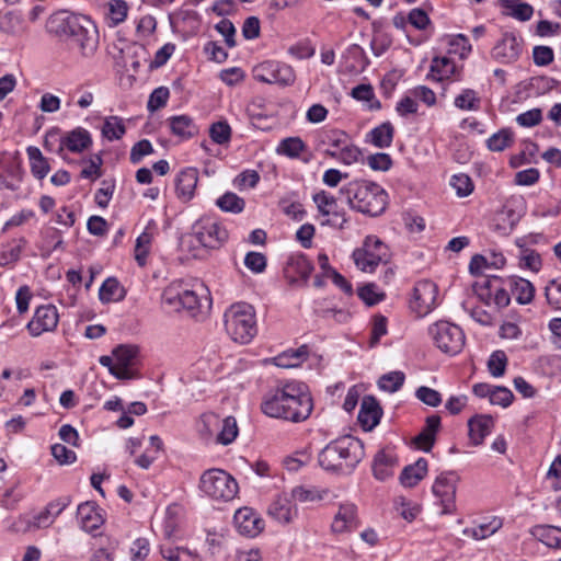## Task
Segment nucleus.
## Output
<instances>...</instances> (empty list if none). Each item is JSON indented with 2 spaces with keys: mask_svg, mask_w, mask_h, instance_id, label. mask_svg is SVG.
<instances>
[{
  "mask_svg": "<svg viewBox=\"0 0 561 561\" xmlns=\"http://www.w3.org/2000/svg\"><path fill=\"white\" fill-rule=\"evenodd\" d=\"M312 409V399L307 392L306 385L298 381L271 390L261 403V410L265 415L295 423L307 420Z\"/></svg>",
  "mask_w": 561,
  "mask_h": 561,
  "instance_id": "1",
  "label": "nucleus"
},
{
  "mask_svg": "<svg viewBox=\"0 0 561 561\" xmlns=\"http://www.w3.org/2000/svg\"><path fill=\"white\" fill-rule=\"evenodd\" d=\"M50 25L57 35L71 38L84 57L92 56L99 46L98 28L87 15L61 10L51 16Z\"/></svg>",
  "mask_w": 561,
  "mask_h": 561,
  "instance_id": "2",
  "label": "nucleus"
},
{
  "mask_svg": "<svg viewBox=\"0 0 561 561\" xmlns=\"http://www.w3.org/2000/svg\"><path fill=\"white\" fill-rule=\"evenodd\" d=\"M350 208L369 217H378L388 205V193L378 183L353 180L340 190Z\"/></svg>",
  "mask_w": 561,
  "mask_h": 561,
  "instance_id": "3",
  "label": "nucleus"
},
{
  "mask_svg": "<svg viewBox=\"0 0 561 561\" xmlns=\"http://www.w3.org/2000/svg\"><path fill=\"white\" fill-rule=\"evenodd\" d=\"M364 456L363 444L352 436H343L330 442L318 455L322 469L339 474H348Z\"/></svg>",
  "mask_w": 561,
  "mask_h": 561,
  "instance_id": "4",
  "label": "nucleus"
},
{
  "mask_svg": "<svg viewBox=\"0 0 561 561\" xmlns=\"http://www.w3.org/2000/svg\"><path fill=\"white\" fill-rule=\"evenodd\" d=\"M225 328L234 342H251L257 333L254 307L247 302L230 306L225 312Z\"/></svg>",
  "mask_w": 561,
  "mask_h": 561,
  "instance_id": "5",
  "label": "nucleus"
},
{
  "mask_svg": "<svg viewBox=\"0 0 561 561\" xmlns=\"http://www.w3.org/2000/svg\"><path fill=\"white\" fill-rule=\"evenodd\" d=\"M198 489L214 501L229 502L238 494L239 485L227 471L211 468L202 473Z\"/></svg>",
  "mask_w": 561,
  "mask_h": 561,
  "instance_id": "6",
  "label": "nucleus"
},
{
  "mask_svg": "<svg viewBox=\"0 0 561 561\" xmlns=\"http://www.w3.org/2000/svg\"><path fill=\"white\" fill-rule=\"evenodd\" d=\"M436 346L449 355L458 354L465 344V334L462 330L448 321H438L428 329Z\"/></svg>",
  "mask_w": 561,
  "mask_h": 561,
  "instance_id": "7",
  "label": "nucleus"
},
{
  "mask_svg": "<svg viewBox=\"0 0 561 561\" xmlns=\"http://www.w3.org/2000/svg\"><path fill=\"white\" fill-rule=\"evenodd\" d=\"M388 257L387 245L377 237H366L360 249L353 252L355 265L363 272L373 273L380 263Z\"/></svg>",
  "mask_w": 561,
  "mask_h": 561,
  "instance_id": "8",
  "label": "nucleus"
},
{
  "mask_svg": "<svg viewBox=\"0 0 561 561\" xmlns=\"http://www.w3.org/2000/svg\"><path fill=\"white\" fill-rule=\"evenodd\" d=\"M253 78L260 82L291 85L296 80V73L291 66L276 60H266L253 68Z\"/></svg>",
  "mask_w": 561,
  "mask_h": 561,
  "instance_id": "9",
  "label": "nucleus"
},
{
  "mask_svg": "<svg viewBox=\"0 0 561 561\" xmlns=\"http://www.w3.org/2000/svg\"><path fill=\"white\" fill-rule=\"evenodd\" d=\"M460 477L454 472H443L434 481L433 493L439 500L442 514H454L456 506L457 484Z\"/></svg>",
  "mask_w": 561,
  "mask_h": 561,
  "instance_id": "10",
  "label": "nucleus"
},
{
  "mask_svg": "<svg viewBox=\"0 0 561 561\" xmlns=\"http://www.w3.org/2000/svg\"><path fill=\"white\" fill-rule=\"evenodd\" d=\"M194 229L197 240L205 248L217 249L228 239L226 228L211 219H202Z\"/></svg>",
  "mask_w": 561,
  "mask_h": 561,
  "instance_id": "11",
  "label": "nucleus"
},
{
  "mask_svg": "<svg viewBox=\"0 0 561 561\" xmlns=\"http://www.w3.org/2000/svg\"><path fill=\"white\" fill-rule=\"evenodd\" d=\"M436 300L437 286L431 280H422L413 289L411 308L419 316H425L436 306Z\"/></svg>",
  "mask_w": 561,
  "mask_h": 561,
  "instance_id": "12",
  "label": "nucleus"
},
{
  "mask_svg": "<svg viewBox=\"0 0 561 561\" xmlns=\"http://www.w3.org/2000/svg\"><path fill=\"white\" fill-rule=\"evenodd\" d=\"M58 320L59 314L55 306H39L26 328L32 336H39L44 332L54 331L57 328Z\"/></svg>",
  "mask_w": 561,
  "mask_h": 561,
  "instance_id": "13",
  "label": "nucleus"
},
{
  "mask_svg": "<svg viewBox=\"0 0 561 561\" xmlns=\"http://www.w3.org/2000/svg\"><path fill=\"white\" fill-rule=\"evenodd\" d=\"M522 50V38L512 33H506L493 47L492 57L502 64H510L519 58Z\"/></svg>",
  "mask_w": 561,
  "mask_h": 561,
  "instance_id": "14",
  "label": "nucleus"
},
{
  "mask_svg": "<svg viewBox=\"0 0 561 561\" xmlns=\"http://www.w3.org/2000/svg\"><path fill=\"white\" fill-rule=\"evenodd\" d=\"M233 522L239 533L249 537H255L263 529V520L250 507L239 508L233 516Z\"/></svg>",
  "mask_w": 561,
  "mask_h": 561,
  "instance_id": "15",
  "label": "nucleus"
},
{
  "mask_svg": "<svg viewBox=\"0 0 561 561\" xmlns=\"http://www.w3.org/2000/svg\"><path fill=\"white\" fill-rule=\"evenodd\" d=\"M312 271V263L304 254L291 255L284 268L285 276L290 284L297 283L298 279L307 283Z\"/></svg>",
  "mask_w": 561,
  "mask_h": 561,
  "instance_id": "16",
  "label": "nucleus"
},
{
  "mask_svg": "<svg viewBox=\"0 0 561 561\" xmlns=\"http://www.w3.org/2000/svg\"><path fill=\"white\" fill-rule=\"evenodd\" d=\"M138 347L136 345L122 344L116 346L112 354L115 358L118 373L125 370L129 376L128 380L137 377L134 367L138 360Z\"/></svg>",
  "mask_w": 561,
  "mask_h": 561,
  "instance_id": "17",
  "label": "nucleus"
},
{
  "mask_svg": "<svg viewBox=\"0 0 561 561\" xmlns=\"http://www.w3.org/2000/svg\"><path fill=\"white\" fill-rule=\"evenodd\" d=\"M440 427V416L433 414L426 417L425 426L423 430L413 438V444L416 448L428 453L433 448L436 434Z\"/></svg>",
  "mask_w": 561,
  "mask_h": 561,
  "instance_id": "18",
  "label": "nucleus"
},
{
  "mask_svg": "<svg viewBox=\"0 0 561 561\" xmlns=\"http://www.w3.org/2000/svg\"><path fill=\"white\" fill-rule=\"evenodd\" d=\"M358 526L356 506L352 503L341 504L334 516L331 528L334 533L341 534L352 531Z\"/></svg>",
  "mask_w": 561,
  "mask_h": 561,
  "instance_id": "19",
  "label": "nucleus"
},
{
  "mask_svg": "<svg viewBox=\"0 0 561 561\" xmlns=\"http://www.w3.org/2000/svg\"><path fill=\"white\" fill-rule=\"evenodd\" d=\"M92 144L90 133L82 128L77 127L59 138L58 152L67 148L71 152H82L88 149Z\"/></svg>",
  "mask_w": 561,
  "mask_h": 561,
  "instance_id": "20",
  "label": "nucleus"
},
{
  "mask_svg": "<svg viewBox=\"0 0 561 561\" xmlns=\"http://www.w3.org/2000/svg\"><path fill=\"white\" fill-rule=\"evenodd\" d=\"M381 415L382 410L378 401L371 396L364 397L358 413L362 427L371 431L379 423Z\"/></svg>",
  "mask_w": 561,
  "mask_h": 561,
  "instance_id": "21",
  "label": "nucleus"
},
{
  "mask_svg": "<svg viewBox=\"0 0 561 561\" xmlns=\"http://www.w3.org/2000/svg\"><path fill=\"white\" fill-rule=\"evenodd\" d=\"M77 518L83 530L92 533L103 524V517L94 502L81 503L77 508Z\"/></svg>",
  "mask_w": 561,
  "mask_h": 561,
  "instance_id": "22",
  "label": "nucleus"
},
{
  "mask_svg": "<svg viewBox=\"0 0 561 561\" xmlns=\"http://www.w3.org/2000/svg\"><path fill=\"white\" fill-rule=\"evenodd\" d=\"M198 182V171L195 168L182 170L175 180V190L178 197L187 202L194 196V192Z\"/></svg>",
  "mask_w": 561,
  "mask_h": 561,
  "instance_id": "23",
  "label": "nucleus"
},
{
  "mask_svg": "<svg viewBox=\"0 0 561 561\" xmlns=\"http://www.w3.org/2000/svg\"><path fill=\"white\" fill-rule=\"evenodd\" d=\"M268 515L282 524H289L297 516V507L286 495L277 496L270 505Z\"/></svg>",
  "mask_w": 561,
  "mask_h": 561,
  "instance_id": "24",
  "label": "nucleus"
},
{
  "mask_svg": "<svg viewBox=\"0 0 561 561\" xmlns=\"http://www.w3.org/2000/svg\"><path fill=\"white\" fill-rule=\"evenodd\" d=\"M168 125L171 133L181 138L190 139L198 135L199 128L194 119L188 115H175L168 118Z\"/></svg>",
  "mask_w": 561,
  "mask_h": 561,
  "instance_id": "25",
  "label": "nucleus"
},
{
  "mask_svg": "<svg viewBox=\"0 0 561 561\" xmlns=\"http://www.w3.org/2000/svg\"><path fill=\"white\" fill-rule=\"evenodd\" d=\"M469 438L474 446L481 445L491 433L493 419L490 415H476L468 421Z\"/></svg>",
  "mask_w": 561,
  "mask_h": 561,
  "instance_id": "26",
  "label": "nucleus"
},
{
  "mask_svg": "<svg viewBox=\"0 0 561 561\" xmlns=\"http://www.w3.org/2000/svg\"><path fill=\"white\" fill-rule=\"evenodd\" d=\"M394 127L390 122H383L380 125L373 128L366 135V142L373 145L376 148L385 149L389 148L393 141Z\"/></svg>",
  "mask_w": 561,
  "mask_h": 561,
  "instance_id": "27",
  "label": "nucleus"
},
{
  "mask_svg": "<svg viewBox=\"0 0 561 561\" xmlns=\"http://www.w3.org/2000/svg\"><path fill=\"white\" fill-rule=\"evenodd\" d=\"M397 466V458L393 454L386 449L379 450L373 463V472L376 479L385 481L393 473V468Z\"/></svg>",
  "mask_w": 561,
  "mask_h": 561,
  "instance_id": "28",
  "label": "nucleus"
},
{
  "mask_svg": "<svg viewBox=\"0 0 561 561\" xmlns=\"http://www.w3.org/2000/svg\"><path fill=\"white\" fill-rule=\"evenodd\" d=\"M530 535L549 548L561 549V528L551 525H536Z\"/></svg>",
  "mask_w": 561,
  "mask_h": 561,
  "instance_id": "29",
  "label": "nucleus"
},
{
  "mask_svg": "<svg viewBox=\"0 0 561 561\" xmlns=\"http://www.w3.org/2000/svg\"><path fill=\"white\" fill-rule=\"evenodd\" d=\"M507 285L519 305H527L533 301L535 287L529 280L512 276L507 279Z\"/></svg>",
  "mask_w": 561,
  "mask_h": 561,
  "instance_id": "30",
  "label": "nucleus"
},
{
  "mask_svg": "<svg viewBox=\"0 0 561 561\" xmlns=\"http://www.w3.org/2000/svg\"><path fill=\"white\" fill-rule=\"evenodd\" d=\"M427 473V461L419 458L414 463L403 468L400 482L407 488L415 486Z\"/></svg>",
  "mask_w": 561,
  "mask_h": 561,
  "instance_id": "31",
  "label": "nucleus"
},
{
  "mask_svg": "<svg viewBox=\"0 0 561 561\" xmlns=\"http://www.w3.org/2000/svg\"><path fill=\"white\" fill-rule=\"evenodd\" d=\"M27 157L30 160L31 172L37 180H43L50 171V165L42 153V151L34 146H30L26 149Z\"/></svg>",
  "mask_w": 561,
  "mask_h": 561,
  "instance_id": "32",
  "label": "nucleus"
},
{
  "mask_svg": "<svg viewBox=\"0 0 561 561\" xmlns=\"http://www.w3.org/2000/svg\"><path fill=\"white\" fill-rule=\"evenodd\" d=\"M500 5L507 10L506 14L522 22L529 21L534 14V8L519 0H500Z\"/></svg>",
  "mask_w": 561,
  "mask_h": 561,
  "instance_id": "33",
  "label": "nucleus"
},
{
  "mask_svg": "<svg viewBox=\"0 0 561 561\" xmlns=\"http://www.w3.org/2000/svg\"><path fill=\"white\" fill-rule=\"evenodd\" d=\"M99 297L102 302L119 301L124 299L125 290L116 278L108 277L102 284Z\"/></svg>",
  "mask_w": 561,
  "mask_h": 561,
  "instance_id": "34",
  "label": "nucleus"
},
{
  "mask_svg": "<svg viewBox=\"0 0 561 561\" xmlns=\"http://www.w3.org/2000/svg\"><path fill=\"white\" fill-rule=\"evenodd\" d=\"M307 150L306 144L300 137H287L278 144L276 152L290 159H298Z\"/></svg>",
  "mask_w": 561,
  "mask_h": 561,
  "instance_id": "35",
  "label": "nucleus"
},
{
  "mask_svg": "<svg viewBox=\"0 0 561 561\" xmlns=\"http://www.w3.org/2000/svg\"><path fill=\"white\" fill-rule=\"evenodd\" d=\"M502 525H503V523H502L501 518L493 517L488 523H482V524L478 525L477 527L466 528L463 530V534L466 536L472 537L476 540H481V539H485V538L492 536L493 534H495L502 527Z\"/></svg>",
  "mask_w": 561,
  "mask_h": 561,
  "instance_id": "36",
  "label": "nucleus"
},
{
  "mask_svg": "<svg viewBox=\"0 0 561 561\" xmlns=\"http://www.w3.org/2000/svg\"><path fill=\"white\" fill-rule=\"evenodd\" d=\"M457 71L453 59L448 57H435L431 64V72L437 75V80L443 81L449 79Z\"/></svg>",
  "mask_w": 561,
  "mask_h": 561,
  "instance_id": "37",
  "label": "nucleus"
},
{
  "mask_svg": "<svg viewBox=\"0 0 561 561\" xmlns=\"http://www.w3.org/2000/svg\"><path fill=\"white\" fill-rule=\"evenodd\" d=\"M216 205L222 211L240 214L245 207V202L236 193L227 192L216 201Z\"/></svg>",
  "mask_w": 561,
  "mask_h": 561,
  "instance_id": "38",
  "label": "nucleus"
},
{
  "mask_svg": "<svg viewBox=\"0 0 561 561\" xmlns=\"http://www.w3.org/2000/svg\"><path fill=\"white\" fill-rule=\"evenodd\" d=\"M23 180V171L19 165H10L4 173H0V186L10 191H18Z\"/></svg>",
  "mask_w": 561,
  "mask_h": 561,
  "instance_id": "39",
  "label": "nucleus"
},
{
  "mask_svg": "<svg viewBox=\"0 0 561 561\" xmlns=\"http://www.w3.org/2000/svg\"><path fill=\"white\" fill-rule=\"evenodd\" d=\"M239 428L233 416H227L221 422V430L217 435L216 442L221 445L231 444L238 436Z\"/></svg>",
  "mask_w": 561,
  "mask_h": 561,
  "instance_id": "40",
  "label": "nucleus"
},
{
  "mask_svg": "<svg viewBox=\"0 0 561 561\" xmlns=\"http://www.w3.org/2000/svg\"><path fill=\"white\" fill-rule=\"evenodd\" d=\"M102 133L108 140L121 139L126 133L123 119L118 116H111L106 118Z\"/></svg>",
  "mask_w": 561,
  "mask_h": 561,
  "instance_id": "41",
  "label": "nucleus"
},
{
  "mask_svg": "<svg viewBox=\"0 0 561 561\" xmlns=\"http://www.w3.org/2000/svg\"><path fill=\"white\" fill-rule=\"evenodd\" d=\"M161 554L168 561H199L197 554L183 547H161Z\"/></svg>",
  "mask_w": 561,
  "mask_h": 561,
  "instance_id": "42",
  "label": "nucleus"
},
{
  "mask_svg": "<svg viewBox=\"0 0 561 561\" xmlns=\"http://www.w3.org/2000/svg\"><path fill=\"white\" fill-rule=\"evenodd\" d=\"M454 104L462 111H477L480 107V98L472 89H465L455 98Z\"/></svg>",
  "mask_w": 561,
  "mask_h": 561,
  "instance_id": "43",
  "label": "nucleus"
},
{
  "mask_svg": "<svg viewBox=\"0 0 561 561\" xmlns=\"http://www.w3.org/2000/svg\"><path fill=\"white\" fill-rule=\"evenodd\" d=\"M513 144V133L510 129H501L486 140V147L491 151L500 152Z\"/></svg>",
  "mask_w": 561,
  "mask_h": 561,
  "instance_id": "44",
  "label": "nucleus"
},
{
  "mask_svg": "<svg viewBox=\"0 0 561 561\" xmlns=\"http://www.w3.org/2000/svg\"><path fill=\"white\" fill-rule=\"evenodd\" d=\"M405 375L402 371H391L380 377L378 386L381 390L393 393L404 383Z\"/></svg>",
  "mask_w": 561,
  "mask_h": 561,
  "instance_id": "45",
  "label": "nucleus"
},
{
  "mask_svg": "<svg viewBox=\"0 0 561 561\" xmlns=\"http://www.w3.org/2000/svg\"><path fill=\"white\" fill-rule=\"evenodd\" d=\"M182 300V288L179 285H171L162 293V305L170 311H180Z\"/></svg>",
  "mask_w": 561,
  "mask_h": 561,
  "instance_id": "46",
  "label": "nucleus"
},
{
  "mask_svg": "<svg viewBox=\"0 0 561 561\" xmlns=\"http://www.w3.org/2000/svg\"><path fill=\"white\" fill-rule=\"evenodd\" d=\"M209 137L215 144L225 145L230 141L231 127L226 121H219L210 125Z\"/></svg>",
  "mask_w": 561,
  "mask_h": 561,
  "instance_id": "47",
  "label": "nucleus"
},
{
  "mask_svg": "<svg viewBox=\"0 0 561 561\" xmlns=\"http://www.w3.org/2000/svg\"><path fill=\"white\" fill-rule=\"evenodd\" d=\"M128 7L124 0H112L108 3L107 19L111 21V26H116L127 16Z\"/></svg>",
  "mask_w": 561,
  "mask_h": 561,
  "instance_id": "48",
  "label": "nucleus"
},
{
  "mask_svg": "<svg viewBox=\"0 0 561 561\" xmlns=\"http://www.w3.org/2000/svg\"><path fill=\"white\" fill-rule=\"evenodd\" d=\"M313 202L316 203L319 213L323 216H330V213H333L334 207L337 206L336 198L325 191L316 193L313 195Z\"/></svg>",
  "mask_w": 561,
  "mask_h": 561,
  "instance_id": "49",
  "label": "nucleus"
},
{
  "mask_svg": "<svg viewBox=\"0 0 561 561\" xmlns=\"http://www.w3.org/2000/svg\"><path fill=\"white\" fill-rule=\"evenodd\" d=\"M516 245L522 248L523 256L522 262L523 265L534 272H537L541 267V259L540 255L534 250L525 249L526 242L524 239H517Z\"/></svg>",
  "mask_w": 561,
  "mask_h": 561,
  "instance_id": "50",
  "label": "nucleus"
},
{
  "mask_svg": "<svg viewBox=\"0 0 561 561\" xmlns=\"http://www.w3.org/2000/svg\"><path fill=\"white\" fill-rule=\"evenodd\" d=\"M507 357L503 351H495L488 360V368L493 377H501L505 373Z\"/></svg>",
  "mask_w": 561,
  "mask_h": 561,
  "instance_id": "51",
  "label": "nucleus"
},
{
  "mask_svg": "<svg viewBox=\"0 0 561 561\" xmlns=\"http://www.w3.org/2000/svg\"><path fill=\"white\" fill-rule=\"evenodd\" d=\"M545 295L554 310H561V278L550 280L546 286Z\"/></svg>",
  "mask_w": 561,
  "mask_h": 561,
  "instance_id": "52",
  "label": "nucleus"
},
{
  "mask_svg": "<svg viewBox=\"0 0 561 561\" xmlns=\"http://www.w3.org/2000/svg\"><path fill=\"white\" fill-rule=\"evenodd\" d=\"M278 206L286 216L294 220H302L306 215L301 203L289 201L286 197L279 201Z\"/></svg>",
  "mask_w": 561,
  "mask_h": 561,
  "instance_id": "53",
  "label": "nucleus"
},
{
  "mask_svg": "<svg viewBox=\"0 0 561 561\" xmlns=\"http://www.w3.org/2000/svg\"><path fill=\"white\" fill-rule=\"evenodd\" d=\"M415 397L428 407L436 408L442 403L440 393L426 386H421L415 391Z\"/></svg>",
  "mask_w": 561,
  "mask_h": 561,
  "instance_id": "54",
  "label": "nucleus"
},
{
  "mask_svg": "<svg viewBox=\"0 0 561 561\" xmlns=\"http://www.w3.org/2000/svg\"><path fill=\"white\" fill-rule=\"evenodd\" d=\"M451 186L455 188L458 196L466 197L473 191V183L467 174L460 173L451 178Z\"/></svg>",
  "mask_w": 561,
  "mask_h": 561,
  "instance_id": "55",
  "label": "nucleus"
},
{
  "mask_svg": "<svg viewBox=\"0 0 561 561\" xmlns=\"http://www.w3.org/2000/svg\"><path fill=\"white\" fill-rule=\"evenodd\" d=\"M170 96L169 89L165 87H159L152 91L149 96L147 107L150 112H154L161 107H164Z\"/></svg>",
  "mask_w": 561,
  "mask_h": 561,
  "instance_id": "56",
  "label": "nucleus"
},
{
  "mask_svg": "<svg viewBox=\"0 0 561 561\" xmlns=\"http://www.w3.org/2000/svg\"><path fill=\"white\" fill-rule=\"evenodd\" d=\"M358 297L367 305L375 306L385 297L382 293L377 291L375 284H366L358 288Z\"/></svg>",
  "mask_w": 561,
  "mask_h": 561,
  "instance_id": "57",
  "label": "nucleus"
},
{
  "mask_svg": "<svg viewBox=\"0 0 561 561\" xmlns=\"http://www.w3.org/2000/svg\"><path fill=\"white\" fill-rule=\"evenodd\" d=\"M152 152L153 147L151 142L148 139H141L138 142H136L130 149V162L137 164L144 159V157L151 154Z\"/></svg>",
  "mask_w": 561,
  "mask_h": 561,
  "instance_id": "58",
  "label": "nucleus"
},
{
  "mask_svg": "<svg viewBox=\"0 0 561 561\" xmlns=\"http://www.w3.org/2000/svg\"><path fill=\"white\" fill-rule=\"evenodd\" d=\"M215 30L225 37V43L229 48L237 45L234 39L236 27L230 20L222 19L215 25Z\"/></svg>",
  "mask_w": 561,
  "mask_h": 561,
  "instance_id": "59",
  "label": "nucleus"
},
{
  "mask_svg": "<svg viewBox=\"0 0 561 561\" xmlns=\"http://www.w3.org/2000/svg\"><path fill=\"white\" fill-rule=\"evenodd\" d=\"M367 164L374 171H388L392 167V159L388 153L377 152L367 157Z\"/></svg>",
  "mask_w": 561,
  "mask_h": 561,
  "instance_id": "60",
  "label": "nucleus"
},
{
  "mask_svg": "<svg viewBox=\"0 0 561 561\" xmlns=\"http://www.w3.org/2000/svg\"><path fill=\"white\" fill-rule=\"evenodd\" d=\"M244 265L253 273H262L266 268V256L263 253L251 251L244 257Z\"/></svg>",
  "mask_w": 561,
  "mask_h": 561,
  "instance_id": "61",
  "label": "nucleus"
},
{
  "mask_svg": "<svg viewBox=\"0 0 561 561\" xmlns=\"http://www.w3.org/2000/svg\"><path fill=\"white\" fill-rule=\"evenodd\" d=\"M51 455L60 465L73 463L77 459V455L73 450L68 449L62 444H55L51 446Z\"/></svg>",
  "mask_w": 561,
  "mask_h": 561,
  "instance_id": "62",
  "label": "nucleus"
},
{
  "mask_svg": "<svg viewBox=\"0 0 561 561\" xmlns=\"http://www.w3.org/2000/svg\"><path fill=\"white\" fill-rule=\"evenodd\" d=\"M513 399L514 394L508 388L495 386L492 391L490 402L492 404L507 408L508 405H511Z\"/></svg>",
  "mask_w": 561,
  "mask_h": 561,
  "instance_id": "63",
  "label": "nucleus"
},
{
  "mask_svg": "<svg viewBox=\"0 0 561 561\" xmlns=\"http://www.w3.org/2000/svg\"><path fill=\"white\" fill-rule=\"evenodd\" d=\"M534 62L537 66H548L553 61L554 54L549 46H535L533 49Z\"/></svg>",
  "mask_w": 561,
  "mask_h": 561,
  "instance_id": "64",
  "label": "nucleus"
}]
</instances>
